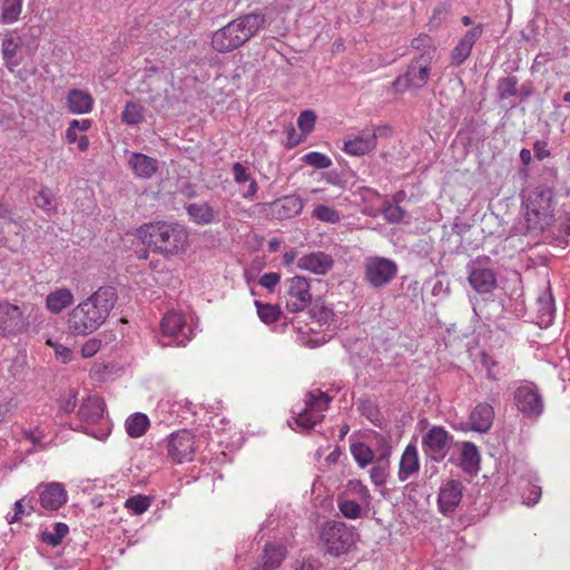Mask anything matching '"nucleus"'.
<instances>
[{"label":"nucleus","mask_w":570,"mask_h":570,"mask_svg":"<svg viewBox=\"0 0 570 570\" xmlns=\"http://www.w3.org/2000/svg\"><path fill=\"white\" fill-rule=\"evenodd\" d=\"M92 121L90 119H73L69 122L68 128L73 129L76 131L85 132L90 129Z\"/></svg>","instance_id":"69168bd1"},{"label":"nucleus","mask_w":570,"mask_h":570,"mask_svg":"<svg viewBox=\"0 0 570 570\" xmlns=\"http://www.w3.org/2000/svg\"><path fill=\"white\" fill-rule=\"evenodd\" d=\"M1 219L3 220L2 224L3 226L1 227V230L2 233H11L13 232L14 234H19L20 232V228H21V224L18 223L17 220L12 219L11 217H1Z\"/></svg>","instance_id":"e2e57ef3"},{"label":"nucleus","mask_w":570,"mask_h":570,"mask_svg":"<svg viewBox=\"0 0 570 570\" xmlns=\"http://www.w3.org/2000/svg\"><path fill=\"white\" fill-rule=\"evenodd\" d=\"M350 488L353 492H355L360 497V499L366 507L370 505L371 493H370L368 489L361 481H357V480L351 481Z\"/></svg>","instance_id":"5fc2aeb1"},{"label":"nucleus","mask_w":570,"mask_h":570,"mask_svg":"<svg viewBox=\"0 0 570 570\" xmlns=\"http://www.w3.org/2000/svg\"><path fill=\"white\" fill-rule=\"evenodd\" d=\"M33 497L26 495L22 499L16 501L14 503V514L9 519L10 523L17 522L20 520L21 515L27 513L30 514L33 510Z\"/></svg>","instance_id":"a18cd8bd"},{"label":"nucleus","mask_w":570,"mask_h":570,"mask_svg":"<svg viewBox=\"0 0 570 570\" xmlns=\"http://www.w3.org/2000/svg\"><path fill=\"white\" fill-rule=\"evenodd\" d=\"M150 425L149 417L140 412L129 415L125 422V429L130 438L142 436Z\"/></svg>","instance_id":"7c9ffc66"},{"label":"nucleus","mask_w":570,"mask_h":570,"mask_svg":"<svg viewBox=\"0 0 570 570\" xmlns=\"http://www.w3.org/2000/svg\"><path fill=\"white\" fill-rule=\"evenodd\" d=\"M463 497V485L459 480H448L439 492V509L443 514H451L460 504Z\"/></svg>","instance_id":"a211bd4d"},{"label":"nucleus","mask_w":570,"mask_h":570,"mask_svg":"<svg viewBox=\"0 0 570 570\" xmlns=\"http://www.w3.org/2000/svg\"><path fill=\"white\" fill-rule=\"evenodd\" d=\"M355 535L353 529L341 521L326 522L321 532L326 552L334 557L348 552L355 543Z\"/></svg>","instance_id":"0eeeda50"},{"label":"nucleus","mask_w":570,"mask_h":570,"mask_svg":"<svg viewBox=\"0 0 570 570\" xmlns=\"http://www.w3.org/2000/svg\"><path fill=\"white\" fill-rule=\"evenodd\" d=\"M48 344L51 345L55 348L56 356L62 362L67 363L71 360V350L58 344V343H51V341H48Z\"/></svg>","instance_id":"680f3d73"},{"label":"nucleus","mask_w":570,"mask_h":570,"mask_svg":"<svg viewBox=\"0 0 570 570\" xmlns=\"http://www.w3.org/2000/svg\"><path fill=\"white\" fill-rule=\"evenodd\" d=\"M552 193L549 189L537 188L524 202V219L529 232H542L552 220Z\"/></svg>","instance_id":"39448f33"},{"label":"nucleus","mask_w":570,"mask_h":570,"mask_svg":"<svg viewBox=\"0 0 570 570\" xmlns=\"http://www.w3.org/2000/svg\"><path fill=\"white\" fill-rule=\"evenodd\" d=\"M351 454L360 468L371 464L374 459V451L364 442H353L350 446Z\"/></svg>","instance_id":"f704fd0d"},{"label":"nucleus","mask_w":570,"mask_h":570,"mask_svg":"<svg viewBox=\"0 0 570 570\" xmlns=\"http://www.w3.org/2000/svg\"><path fill=\"white\" fill-rule=\"evenodd\" d=\"M279 281H281V275L278 273H265L259 278V284L263 287H265L272 292V291H274L276 285L279 283Z\"/></svg>","instance_id":"4d7b16f0"},{"label":"nucleus","mask_w":570,"mask_h":570,"mask_svg":"<svg viewBox=\"0 0 570 570\" xmlns=\"http://www.w3.org/2000/svg\"><path fill=\"white\" fill-rule=\"evenodd\" d=\"M38 494L41 507L49 511H56L67 502V492L58 482L40 484Z\"/></svg>","instance_id":"6ab92c4d"},{"label":"nucleus","mask_w":570,"mask_h":570,"mask_svg":"<svg viewBox=\"0 0 570 570\" xmlns=\"http://www.w3.org/2000/svg\"><path fill=\"white\" fill-rule=\"evenodd\" d=\"M80 131H76L73 129L67 128L66 130V140L69 144L77 142L79 150L86 151L89 148V139L86 135H79Z\"/></svg>","instance_id":"603ef678"},{"label":"nucleus","mask_w":570,"mask_h":570,"mask_svg":"<svg viewBox=\"0 0 570 570\" xmlns=\"http://www.w3.org/2000/svg\"><path fill=\"white\" fill-rule=\"evenodd\" d=\"M186 213L190 222L206 226L218 223V212L207 202H196L186 205Z\"/></svg>","instance_id":"5701e85b"},{"label":"nucleus","mask_w":570,"mask_h":570,"mask_svg":"<svg viewBox=\"0 0 570 570\" xmlns=\"http://www.w3.org/2000/svg\"><path fill=\"white\" fill-rule=\"evenodd\" d=\"M22 435L27 440H29L33 445L39 446L40 449H46V445L42 444V440L45 439V432L39 426L35 429H24L22 430Z\"/></svg>","instance_id":"864d4df0"},{"label":"nucleus","mask_w":570,"mask_h":570,"mask_svg":"<svg viewBox=\"0 0 570 570\" xmlns=\"http://www.w3.org/2000/svg\"><path fill=\"white\" fill-rule=\"evenodd\" d=\"M394 261L380 256H370L364 261V279L375 288L391 283L397 274Z\"/></svg>","instance_id":"1a4fd4ad"},{"label":"nucleus","mask_w":570,"mask_h":570,"mask_svg":"<svg viewBox=\"0 0 570 570\" xmlns=\"http://www.w3.org/2000/svg\"><path fill=\"white\" fill-rule=\"evenodd\" d=\"M232 170L234 180L237 184L248 183V187L243 191L242 196L246 199L253 198L257 193L258 186L256 180L248 173L247 168L240 163H235Z\"/></svg>","instance_id":"2f4dec72"},{"label":"nucleus","mask_w":570,"mask_h":570,"mask_svg":"<svg viewBox=\"0 0 570 570\" xmlns=\"http://www.w3.org/2000/svg\"><path fill=\"white\" fill-rule=\"evenodd\" d=\"M341 513L347 519H358L366 514V511L354 500H343L338 503Z\"/></svg>","instance_id":"79ce46f5"},{"label":"nucleus","mask_w":570,"mask_h":570,"mask_svg":"<svg viewBox=\"0 0 570 570\" xmlns=\"http://www.w3.org/2000/svg\"><path fill=\"white\" fill-rule=\"evenodd\" d=\"M382 215L386 222L397 224L404 218L405 210L399 205L386 204L382 209Z\"/></svg>","instance_id":"8fccbe9b"},{"label":"nucleus","mask_w":570,"mask_h":570,"mask_svg":"<svg viewBox=\"0 0 570 570\" xmlns=\"http://www.w3.org/2000/svg\"><path fill=\"white\" fill-rule=\"evenodd\" d=\"M304 200L297 195L284 196L271 204L273 216L279 220L297 216L304 208Z\"/></svg>","instance_id":"4be33fe9"},{"label":"nucleus","mask_w":570,"mask_h":570,"mask_svg":"<svg viewBox=\"0 0 570 570\" xmlns=\"http://www.w3.org/2000/svg\"><path fill=\"white\" fill-rule=\"evenodd\" d=\"M390 134L391 128L387 126H379L375 129L366 128L344 141V151L352 156H363L375 149L379 136Z\"/></svg>","instance_id":"ddd939ff"},{"label":"nucleus","mask_w":570,"mask_h":570,"mask_svg":"<svg viewBox=\"0 0 570 570\" xmlns=\"http://www.w3.org/2000/svg\"><path fill=\"white\" fill-rule=\"evenodd\" d=\"M68 532L69 528L66 523L57 522L53 524L51 531L46 530L41 533V540L51 547H57L61 543Z\"/></svg>","instance_id":"e433bc0d"},{"label":"nucleus","mask_w":570,"mask_h":570,"mask_svg":"<svg viewBox=\"0 0 570 570\" xmlns=\"http://www.w3.org/2000/svg\"><path fill=\"white\" fill-rule=\"evenodd\" d=\"M161 335L168 337V342H163L164 346L176 344L184 346L191 338V330L186 324L185 316L177 311L166 313L160 323Z\"/></svg>","instance_id":"9b49d317"},{"label":"nucleus","mask_w":570,"mask_h":570,"mask_svg":"<svg viewBox=\"0 0 570 570\" xmlns=\"http://www.w3.org/2000/svg\"><path fill=\"white\" fill-rule=\"evenodd\" d=\"M312 216L321 222L330 224H337L341 222V214L327 205H317L314 208Z\"/></svg>","instance_id":"a19ab883"},{"label":"nucleus","mask_w":570,"mask_h":570,"mask_svg":"<svg viewBox=\"0 0 570 570\" xmlns=\"http://www.w3.org/2000/svg\"><path fill=\"white\" fill-rule=\"evenodd\" d=\"M314 314L317 315L318 317V321L320 322H323V323H326L328 322L332 317H333V312L332 309L325 307V306H322L318 312L314 311Z\"/></svg>","instance_id":"774afa93"},{"label":"nucleus","mask_w":570,"mask_h":570,"mask_svg":"<svg viewBox=\"0 0 570 570\" xmlns=\"http://www.w3.org/2000/svg\"><path fill=\"white\" fill-rule=\"evenodd\" d=\"M469 283L480 294L491 293L497 286V276L493 269L483 266L481 259L469 265Z\"/></svg>","instance_id":"dca6fc26"},{"label":"nucleus","mask_w":570,"mask_h":570,"mask_svg":"<svg viewBox=\"0 0 570 570\" xmlns=\"http://www.w3.org/2000/svg\"><path fill=\"white\" fill-rule=\"evenodd\" d=\"M116 302L114 287H99L68 313V332L81 336L94 333L107 321Z\"/></svg>","instance_id":"f257e3e1"},{"label":"nucleus","mask_w":570,"mask_h":570,"mask_svg":"<svg viewBox=\"0 0 570 570\" xmlns=\"http://www.w3.org/2000/svg\"><path fill=\"white\" fill-rule=\"evenodd\" d=\"M537 305L540 322L549 325L554 316V299L550 291H546L538 297Z\"/></svg>","instance_id":"72a5a7b5"},{"label":"nucleus","mask_w":570,"mask_h":570,"mask_svg":"<svg viewBox=\"0 0 570 570\" xmlns=\"http://www.w3.org/2000/svg\"><path fill=\"white\" fill-rule=\"evenodd\" d=\"M480 462V453L475 444L464 442L461 449V466L466 472L478 469Z\"/></svg>","instance_id":"473e14b6"},{"label":"nucleus","mask_w":570,"mask_h":570,"mask_svg":"<svg viewBox=\"0 0 570 570\" xmlns=\"http://www.w3.org/2000/svg\"><path fill=\"white\" fill-rule=\"evenodd\" d=\"M105 403L98 396L87 397L78 410V417L80 421L88 425L100 424L101 429L99 433L83 430L87 434L92 435L96 439H104L109 433V421L105 417Z\"/></svg>","instance_id":"9d476101"},{"label":"nucleus","mask_w":570,"mask_h":570,"mask_svg":"<svg viewBox=\"0 0 570 570\" xmlns=\"http://www.w3.org/2000/svg\"><path fill=\"white\" fill-rule=\"evenodd\" d=\"M265 23L266 19L262 13L240 16L213 33L212 47L220 53L234 51L255 37Z\"/></svg>","instance_id":"f03ea898"},{"label":"nucleus","mask_w":570,"mask_h":570,"mask_svg":"<svg viewBox=\"0 0 570 570\" xmlns=\"http://www.w3.org/2000/svg\"><path fill=\"white\" fill-rule=\"evenodd\" d=\"M255 306L261 321L265 324H272L278 321L281 309L277 305L263 304L259 301H255Z\"/></svg>","instance_id":"ea45409f"},{"label":"nucleus","mask_w":570,"mask_h":570,"mask_svg":"<svg viewBox=\"0 0 570 570\" xmlns=\"http://www.w3.org/2000/svg\"><path fill=\"white\" fill-rule=\"evenodd\" d=\"M376 443H377V451H379V456H377V461L379 462H382L384 460H386L390 455H391V446L389 445L386 439L382 435H376Z\"/></svg>","instance_id":"bf43d9fd"},{"label":"nucleus","mask_w":570,"mask_h":570,"mask_svg":"<svg viewBox=\"0 0 570 570\" xmlns=\"http://www.w3.org/2000/svg\"><path fill=\"white\" fill-rule=\"evenodd\" d=\"M20 45V38L12 36V33H8L2 40L1 51L4 65L10 71L20 65V61L16 59Z\"/></svg>","instance_id":"c756f323"},{"label":"nucleus","mask_w":570,"mask_h":570,"mask_svg":"<svg viewBox=\"0 0 570 570\" xmlns=\"http://www.w3.org/2000/svg\"><path fill=\"white\" fill-rule=\"evenodd\" d=\"M514 399L519 411L528 416H539L543 412V401L535 387L519 386L515 390Z\"/></svg>","instance_id":"f3484780"},{"label":"nucleus","mask_w":570,"mask_h":570,"mask_svg":"<svg viewBox=\"0 0 570 570\" xmlns=\"http://www.w3.org/2000/svg\"><path fill=\"white\" fill-rule=\"evenodd\" d=\"M482 35V27L475 26L468 30L460 39L458 45L451 51V63L455 67L461 66L471 55L472 48Z\"/></svg>","instance_id":"aec40b11"},{"label":"nucleus","mask_w":570,"mask_h":570,"mask_svg":"<svg viewBox=\"0 0 570 570\" xmlns=\"http://www.w3.org/2000/svg\"><path fill=\"white\" fill-rule=\"evenodd\" d=\"M168 455L177 463L190 461L195 453V440L190 432L173 433L167 445Z\"/></svg>","instance_id":"2eb2a0df"},{"label":"nucleus","mask_w":570,"mask_h":570,"mask_svg":"<svg viewBox=\"0 0 570 570\" xmlns=\"http://www.w3.org/2000/svg\"><path fill=\"white\" fill-rule=\"evenodd\" d=\"M362 413L365 415L372 423L379 424L381 422L380 411L372 403L367 402L362 405Z\"/></svg>","instance_id":"13d9d810"},{"label":"nucleus","mask_w":570,"mask_h":570,"mask_svg":"<svg viewBox=\"0 0 570 570\" xmlns=\"http://www.w3.org/2000/svg\"><path fill=\"white\" fill-rule=\"evenodd\" d=\"M451 435L442 426H432L422 438L424 453L433 461H442L449 450Z\"/></svg>","instance_id":"4468645a"},{"label":"nucleus","mask_w":570,"mask_h":570,"mask_svg":"<svg viewBox=\"0 0 570 570\" xmlns=\"http://www.w3.org/2000/svg\"><path fill=\"white\" fill-rule=\"evenodd\" d=\"M151 504V499L147 495H134L125 501V508L134 515H140L146 512Z\"/></svg>","instance_id":"58836bf2"},{"label":"nucleus","mask_w":570,"mask_h":570,"mask_svg":"<svg viewBox=\"0 0 570 570\" xmlns=\"http://www.w3.org/2000/svg\"><path fill=\"white\" fill-rule=\"evenodd\" d=\"M144 107L137 102L128 101L121 114V120L127 125H139L144 121Z\"/></svg>","instance_id":"4c0bfd02"},{"label":"nucleus","mask_w":570,"mask_h":570,"mask_svg":"<svg viewBox=\"0 0 570 570\" xmlns=\"http://www.w3.org/2000/svg\"><path fill=\"white\" fill-rule=\"evenodd\" d=\"M23 0H2L1 21L10 24L19 19Z\"/></svg>","instance_id":"c9c22d12"},{"label":"nucleus","mask_w":570,"mask_h":570,"mask_svg":"<svg viewBox=\"0 0 570 570\" xmlns=\"http://www.w3.org/2000/svg\"><path fill=\"white\" fill-rule=\"evenodd\" d=\"M331 397L316 389L306 393L304 407L296 413L295 422L303 429H311L324 419Z\"/></svg>","instance_id":"6e6552de"},{"label":"nucleus","mask_w":570,"mask_h":570,"mask_svg":"<svg viewBox=\"0 0 570 570\" xmlns=\"http://www.w3.org/2000/svg\"><path fill=\"white\" fill-rule=\"evenodd\" d=\"M411 47L415 50L421 51V53H429L431 52V58H434L435 55V47L433 45L432 39L425 35H419L411 41Z\"/></svg>","instance_id":"de8ad7c7"},{"label":"nucleus","mask_w":570,"mask_h":570,"mask_svg":"<svg viewBox=\"0 0 570 570\" xmlns=\"http://www.w3.org/2000/svg\"><path fill=\"white\" fill-rule=\"evenodd\" d=\"M370 478L375 485H382L387 478V469L384 464H377L370 471Z\"/></svg>","instance_id":"6e6d98bb"},{"label":"nucleus","mask_w":570,"mask_h":570,"mask_svg":"<svg viewBox=\"0 0 570 570\" xmlns=\"http://www.w3.org/2000/svg\"><path fill=\"white\" fill-rule=\"evenodd\" d=\"M73 303V295L69 288L62 287L50 292L46 297V307L52 314H59Z\"/></svg>","instance_id":"cd10ccee"},{"label":"nucleus","mask_w":570,"mask_h":570,"mask_svg":"<svg viewBox=\"0 0 570 570\" xmlns=\"http://www.w3.org/2000/svg\"><path fill=\"white\" fill-rule=\"evenodd\" d=\"M35 204L38 208L51 213L56 210L55 195L49 188H41L35 197Z\"/></svg>","instance_id":"37998d69"},{"label":"nucleus","mask_w":570,"mask_h":570,"mask_svg":"<svg viewBox=\"0 0 570 570\" xmlns=\"http://www.w3.org/2000/svg\"><path fill=\"white\" fill-rule=\"evenodd\" d=\"M66 102L71 114L82 115L92 110L95 100L88 91L71 89L66 97Z\"/></svg>","instance_id":"393cba45"},{"label":"nucleus","mask_w":570,"mask_h":570,"mask_svg":"<svg viewBox=\"0 0 570 570\" xmlns=\"http://www.w3.org/2000/svg\"><path fill=\"white\" fill-rule=\"evenodd\" d=\"M518 79L514 76L502 78L498 82V94L500 99H508L517 95Z\"/></svg>","instance_id":"c03bdc74"},{"label":"nucleus","mask_w":570,"mask_h":570,"mask_svg":"<svg viewBox=\"0 0 570 570\" xmlns=\"http://www.w3.org/2000/svg\"><path fill=\"white\" fill-rule=\"evenodd\" d=\"M419 456L417 450L414 445L409 444L401 458L399 479L400 481H406L411 475L419 471Z\"/></svg>","instance_id":"c85d7f7f"},{"label":"nucleus","mask_w":570,"mask_h":570,"mask_svg":"<svg viewBox=\"0 0 570 570\" xmlns=\"http://www.w3.org/2000/svg\"><path fill=\"white\" fill-rule=\"evenodd\" d=\"M533 150H534V154H535V157L539 159V160H542L547 157L550 156V151L548 150L547 148V142L546 141H537L533 146Z\"/></svg>","instance_id":"338daca9"},{"label":"nucleus","mask_w":570,"mask_h":570,"mask_svg":"<svg viewBox=\"0 0 570 570\" xmlns=\"http://www.w3.org/2000/svg\"><path fill=\"white\" fill-rule=\"evenodd\" d=\"M432 61L431 52L420 53L413 58L406 72L392 82L394 90L396 92H404L409 88H424L430 79Z\"/></svg>","instance_id":"423d86ee"},{"label":"nucleus","mask_w":570,"mask_h":570,"mask_svg":"<svg viewBox=\"0 0 570 570\" xmlns=\"http://www.w3.org/2000/svg\"><path fill=\"white\" fill-rule=\"evenodd\" d=\"M100 347H101V341H99L97 338H91L83 344V346L81 348L82 356L91 357L100 350Z\"/></svg>","instance_id":"052dcab7"},{"label":"nucleus","mask_w":570,"mask_h":570,"mask_svg":"<svg viewBox=\"0 0 570 570\" xmlns=\"http://www.w3.org/2000/svg\"><path fill=\"white\" fill-rule=\"evenodd\" d=\"M40 311L31 303L21 305L0 302V335H16L27 332L31 321H38Z\"/></svg>","instance_id":"20e7f679"},{"label":"nucleus","mask_w":570,"mask_h":570,"mask_svg":"<svg viewBox=\"0 0 570 570\" xmlns=\"http://www.w3.org/2000/svg\"><path fill=\"white\" fill-rule=\"evenodd\" d=\"M77 406V392L70 390L59 399V410L63 413H71Z\"/></svg>","instance_id":"3c124183"},{"label":"nucleus","mask_w":570,"mask_h":570,"mask_svg":"<svg viewBox=\"0 0 570 570\" xmlns=\"http://www.w3.org/2000/svg\"><path fill=\"white\" fill-rule=\"evenodd\" d=\"M129 167L140 178H151L158 169V161L145 154L132 153L128 159Z\"/></svg>","instance_id":"bb28decb"},{"label":"nucleus","mask_w":570,"mask_h":570,"mask_svg":"<svg viewBox=\"0 0 570 570\" xmlns=\"http://www.w3.org/2000/svg\"><path fill=\"white\" fill-rule=\"evenodd\" d=\"M303 161L317 169L328 168L332 165L331 158L318 151L307 153L303 156Z\"/></svg>","instance_id":"49530a36"},{"label":"nucleus","mask_w":570,"mask_h":570,"mask_svg":"<svg viewBox=\"0 0 570 570\" xmlns=\"http://www.w3.org/2000/svg\"><path fill=\"white\" fill-rule=\"evenodd\" d=\"M316 115L313 110H304L297 118V126L304 136H307L314 129Z\"/></svg>","instance_id":"09e8293b"},{"label":"nucleus","mask_w":570,"mask_h":570,"mask_svg":"<svg viewBox=\"0 0 570 570\" xmlns=\"http://www.w3.org/2000/svg\"><path fill=\"white\" fill-rule=\"evenodd\" d=\"M286 554V549L283 544L266 543L261 561L254 570H275L277 569Z\"/></svg>","instance_id":"a878e982"},{"label":"nucleus","mask_w":570,"mask_h":570,"mask_svg":"<svg viewBox=\"0 0 570 570\" xmlns=\"http://www.w3.org/2000/svg\"><path fill=\"white\" fill-rule=\"evenodd\" d=\"M481 362H482V365L487 368V376H488V379L493 380V381L498 380V376L494 373V367L497 366V362L493 361L487 354L482 355Z\"/></svg>","instance_id":"0e129e2a"},{"label":"nucleus","mask_w":570,"mask_h":570,"mask_svg":"<svg viewBox=\"0 0 570 570\" xmlns=\"http://www.w3.org/2000/svg\"><path fill=\"white\" fill-rule=\"evenodd\" d=\"M494 419L493 406L489 403H479L470 414L471 430L484 433L488 432Z\"/></svg>","instance_id":"b1692460"},{"label":"nucleus","mask_w":570,"mask_h":570,"mask_svg":"<svg viewBox=\"0 0 570 570\" xmlns=\"http://www.w3.org/2000/svg\"><path fill=\"white\" fill-rule=\"evenodd\" d=\"M141 242L165 255H178L187 249L188 232L177 223L157 222L146 224L137 230Z\"/></svg>","instance_id":"7ed1b4c3"},{"label":"nucleus","mask_w":570,"mask_h":570,"mask_svg":"<svg viewBox=\"0 0 570 570\" xmlns=\"http://www.w3.org/2000/svg\"><path fill=\"white\" fill-rule=\"evenodd\" d=\"M284 294L286 309L291 313L304 311L312 302L309 281L304 276H294L286 281Z\"/></svg>","instance_id":"f8f14e48"},{"label":"nucleus","mask_w":570,"mask_h":570,"mask_svg":"<svg viewBox=\"0 0 570 570\" xmlns=\"http://www.w3.org/2000/svg\"><path fill=\"white\" fill-rule=\"evenodd\" d=\"M333 264L334 261L332 256L324 252L309 253L297 259V267L299 269H305L317 275H325L332 269Z\"/></svg>","instance_id":"412c9836"}]
</instances>
